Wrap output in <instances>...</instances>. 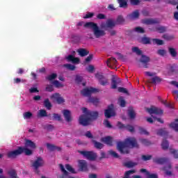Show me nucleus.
Here are the masks:
<instances>
[{
	"label": "nucleus",
	"mask_w": 178,
	"mask_h": 178,
	"mask_svg": "<svg viewBox=\"0 0 178 178\" xmlns=\"http://www.w3.org/2000/svg\"><path fill=\"white\" fill-rule=\"evenodd\" d=\"M63 115L66 120V122H72V113L69 110H63Z\"/></svg>",
	"instance_id": "20"
},
{
	"label": "nucleus",
	"mask_w": 178,
	"mask_h": 178,
	"mask_svg": "<svg viewBox=\"0 0 178 178\" xmlns=\"http://www.w3.org/2000/svg\"><path fill=\"white\" fill-rule=\"evenodd\" d=\"M83 78L82 76H80V75H76V77H75V83L76 84H81V82L83 81Z\"/></svg>",
	"instance_id": "53"
},
{
	"label": "nucleus",
	"mask_w": 178,
	"mask_h": 178,
	"mask_svg": "<svg viewBox=\"0 0 178 178\" xmlns=\"http://www.w3.org/2000/svg\"><path fill=\"white\" fill-rule=\"evenodd\" d=\"M132 51L136 54V55H143V51L137 47H133Z\"/></svg>",
	"instance_id": "55"
},
{
	"label": "nucleus",
	"mask_w": 178,
	"mask_h": 178,
	"mask_svg": "<svg viewBox=\"0 0 178 178\" xmlns=\"http://www.w3.org/2000/svg\"><path fill=\"white\" fill-rule=\"evenodd\" d=\"M118 91V92H122L123 94H127L129 95V91L125 88L119 87Z\"/></svg>",
	"instance_id": "57"
},
{
	"label": "nucleus",
	"mask_w": 178,
	"mask_h": 178,
	"mask_svg": "<svg viewBox=\"0 0 178 178\" xmlns=\"http://www.w3.org/2000/svg\"><path fill=\"white\" fill-rule=\"evenodd\" d=\"M52 84H54V86H55L56 88H63V84L60 83V82H59V81H58V80H55L54 81H53Z\"/></svg>",
	"instance_id": "52"
},
{
	"label": "nucleus",
	"mask_w": 178,
	"mask_h": 178,
	"mask_svg": "<svg viewBox=\"0 0 178 178\" xmlns=\"http://www.w3.org/2000/svg\"><path fill=\"white\" fill-rule=\"evenodd\" d=\"M168 52L172 58H176V56H177V51L173 47H168Z\"/></svg>",
	"instance_id": "34"
},
{
	"label": "nucleus",
	"mask_w": 178,
	"mask_h": 178,
	"mask_svg": "<svg viewBox=\"0 0 178 178\" xmlns=\"http://www.w3.org/2000/svg\"><path fill=\"white\" fill-rule=\"evenodd\" d=\"M65 60L67 62H72L74 64H79L80 63V58L77 57H74V56L70 54L67 56H65Z\"/></svg>",
	"instance_id": "15"
},
{
	"label": "nucleus",
	"mask_w": 178,
	"mask_h": 178,
	"mask_svg": "<svg viewBox=\"0 0 178 178\" xmlns=\"http://www.w3.org/2000/svg\"><path fill=\"white\" fill-rule=\"evenodd\" d=\"M117 126L120 130H127L128 131H130V133H134V127L130 124L124 125L122 122H118Z\"/></svg>",
	"instance_id": "10"
},
{
	"label": "nucleus",
	"mask_w": 178,
	"mask_h": 178,
	"mask_svg": "<svg viewBox=\"0 0 178 178\" xmlns=\"http://www.w3.org/2000/svg\"><path fill=\"white\" fill-rule=\"evenodd\" d=\"M140 62L143 65L145 69H148V63L151 62V58L149 56L142 54Z\"/></svg>",
	"instance_id": "12"
},
{
	"label": "nucleus",
	"mask_w": 178,
	"mask_h": 178,
	"mask_svg": "<svg viewBox=\"0 0 178 178\" xmlns=\"http://www.w3.org/2000/svg\"><path fill=\"white\" fill-rule=\"evenodd\" d=\"M169 161V159L166 157L163 158H156L153 159V162L154 163H157L158 165H163V163H166Z\"/></svg>",
	"instance_id": "22"
},
{
	"label": "nucleus",
	"mask_w": 178,
	"mask_h": 178,
	"mask_svg": "<svg viewBox=\"0 0 178 178\" xmlns=\"http://www.w3.org/2000/svg\"><path fill=\"white\" fill-rule=\"evenodd\" d=\"M145 24H159V20L158 19L149 18L144 20Z\"/></svg>",
	"instance_id": "25"
},
{
	"label": "nucleus",
	"mask_w": 178,
	"mask_h": 178,
	"mask_svg": "<svg viewBox=\"0 0 178 178\" xmlns=\"http://www.w3.org/2000/svg\"><path fill=\"white\" fill-rule=\"evenodd\" d=\"M154 44H156L157 45H163V40L160 39H153L152 40Z\"/></svg>",
	"instance_id": "60"
},
{
	"label": "nucleus",
	"mask_w": 178,
	"mask_h": 178,
	"mask_svg": "<svg viewBox=\"0 0 178 178\" xmlns=\"http://www.w3.org/2000/svg\"><path fill=\"white\" fill-rule=\"evenodd\" d=\"M167 30H168V28L166 26H156L154 29V31H156L157 33H159L160 34H163V33H166Z\"/></svg>",
	"instance_id": "30"
},
{
	"label": "nucleus",
	"mask_w": 178,
	"mask_h": 178,
	"mask_svg": "<svg viewBox=\"0 0 178 178\" xmlns=\"http://www.w3.org/2000/svg\"><path fill=\"white\" fill-rule=\"evenodd\" d=\"M78 152L86 158L88 161H95L97 159V154L94 152L79 150Z\"/></svg>",
	"instance_id": "5"
},
{
	"label": "nucleus",
	"mask_w": 178,
	"mask_h": 178,
	"mask_svg": "<svg viewBox=\"0 0 178 178\" xmlns=\"http://www.w3.org/2000/svg\"><path fill=\"white\" fill-rule=\"evenodd\" d=\"M88 102L93 104V105H98V104H99V99H98L97 97H90L88 98Z\"/></svg>",
	"instance_id": "37"
},
{
	"label": "nucleus",
	"mask_w": 178,
	"mask_h": 178,
	"mask_svg": "<svg viewBox=\"0 0 178 178\" xmlns=\"http://www.w3.org/2000/svg\"><path fill=\"white\" fill-rule=\"evenodd\" d=\"M116 24H123L124 23V18L122 15H119L115 22Z\"/></svg>",
	"instance_id": "50"
},
{
	"label": "nucleus",
	"mask_w": 178,
	"mask_h": 178,
	"mask_svg": "<svg viewBox=\"0 0 178 178\" xmlns=\"http://www.w3.org/2000/svg\"><path fill=\"white\" fill-rule=\"evenodd\" d=\"M161 147L162 149L164 151H166V149H169V141H168L166 139H163L161 143Z\"/></svg>",
	"instance_id": "35"
},
{
	"label": "nucleus",
	"mask_w": 178,
	"mask_h": 178,
	"mask_svg": "<svg viewBox=\"0 0 178 178\" xmlns=\"http://www.w3.org/2000/svg\"><path fill=\"white\" fill-rule=\"evenodd\" d=\"M78 53L79 54L80 56H87L90 54V51H87L86 49H79L78 50Z\"/></svg>",
	"instance_id": "38"
},
{
	"label": "nucleus",
	"mask_w": 178,
	"mask_h": 178,
	"mask_svg": "<svg viewBox=\"0 0 178 178\" xmlns=\"http://www.w3.org/2000/svg\"><path fill=\"white\" fill-rule=\"evenodd\" d=\"M118 3H119V6L124 9H126L128 6L127 0H118Z\"/></svg>",
	"instance_id": "36"
},
{
	"label": "nucleus",
	"mask_w": 178,
	"mask_h": 178,
	"mask_svg": "<svg viewBox=\"0 0 178 178\" xmlns=\"http://www.w3.org/2000/svg\"><path fill=\"white\" fill-rule=\"evenodd\" d=\"M147 111L149 115H163V110L155 106H151Z\"/></svg>",
	"instance_id": "9"
},
{
	"label": "nucleus",
	"mask_w": 178,
	"mask_h": 178,
	"mask_svg": "<svg viewBox=\"0 0 178 178\" xmlns=\"http://www.w3.org/2000/svg\"><path fill=\"white\" fill-rule=\"evenodd\" d=\"M8 175H9V176L11 178H17V174L16 173V170H10L8 172Z\"/></svg>",
	"instance_id": "46"
},
{
	"label": "nucleus",
	"mask_w": 178,
	"mask_h": 178,
	"mask_svg": "<svg viewBox=\"0 0 178 178\" xmlns=\"http://www.w3.org/2000/svg\"><path fill=\"white\" fill-rule=\"evenodd\" d=\"M134 31H136V33H138V34H144V33H145V30H144L143 28L141 26L136 27L134 29Z\"/></svg>",
	"instance_id": "47"
},
{
	"label": "nucleus",
	"mask_w": 178,
	"mask_h": 178,
	"mask_svg": "<svg viewBox=\"0 0 178 178\" xmlns=\"http://www.w3.org/2000/svg\"><path fill=\"white\" fill-rule=\"evenodd\" d=\"M127 17L128 19H129V20H134L136 19H138V17H140V12H138V10H136L132 13L129 14L127 15Z\"/></svg>",
	"instance_id": "23"
},
{
	"label": "nucleus",
	"mask_w": 178,
	"mask_h": 178,
	"mask_svg": "<svg viewBox=\"0 0 178 178\" xmlns=\"http://www.w3.org/2000/svg\"><path fill=\"white\" fill-rule=\"evenodd\" d=\"M38 116H39V118H47L48 113L44 109H41L38 111Z\"/></svg>",
	"instance_id": "41"
},
{
	"label": "nucleus",
	"mask_w": 178,
	"mask_h": 178,
	"mask_svg": "<svg viewBox=\"0 0 178 178\" xmlns=\"http://www.w3.org/2000/svg\"><path fill=\"white\" fill-rule=\"evenodd\" d=\"M108 152L111 156H113V158H120V156L113 150H110Z\"/></svg>",
	"instance_id": "61"
},
{
	"label": "nucleus",
	"mask_w": 178,
	"mask_h": 178,
	"mask_svg": "<svg viewBox=\"0 0 178 178\" xmlns=\"http://www.w3.org/2000/svg\"><path fill=\"white\" fill-rule=\"evenodd\" d=\"M44 106L48 110L51 111L52 109V103L49 101V99H45L44 101Z\"/></svg>",
	"instance_id": "31"
},
{
	"label": "nucleus",
	"mask_w": 178,
	"mask_h": 178,
	"mask_svg": "<svg viewBox=\"0 0 178 178\" xmlns=\"http://www.w3.org/2000/svg\"><path fill=\"white\" fill-rule=\"evenodd\" d=\"M162 38L165 40V41H172V40H175V36L173 35L164 34Z\"/></svg>",
	"instance_id": "42"
},
{
	"label": "nucleus",
	"mask_w": 178,
	"mask_h": 178,
	"mask_svg": "<svg viewBox=\"0 0 178 178\" xmlns=\"http://www.w3.org/2000/svg\"><path fill=\"white\" fill-rule=\"evenodd\" d=\"M156 134L157 136H161V137H168L169 132L166 131V129L163 128L157 130Z\"/></svg>",
	"instance_id": "26"
},
{
	"label": "nucleus",
	"mask_w": 178,
	"mask_h": 178,
	"mask_svg": "<svg viewBox=\"0 0 178 178\" xmlns=\"http://www.w3.org/2000/svg\"><path fill=\"white\" fill-rule=\"evenodd\" d=\"M104 116L106 118V119H110V118L116 116L113 104H111L108 106L107 109L104 111Z\"/></svg>",
	"instance_id": "6"
},
{
	"label": "nucleus",
	"mask_w": 178,
	"mask_h": 178,
	"mask_svg": "<svg viewBox=\"0 0 178 178\" xmlns=\"http://www.w3.org/2000/svg\"><path fill=\"white\" fill-rule=\"evenodd\" d=\"M138 129H139L140 134H145V136H149V132L145 130V129H144L141 127H139Z\"/></svg>",
	"instance_id": "54"
},
{
	"label": "nucleus",
	"mask_w": 178,
	"mask_h": 178,
	"mask_svg": "<svg viewBox=\"0 0 178 178\" xmlns=\"http://www.w3.org/2000/svg\"><path fill=\"white\" fill-rule=\"evenodd\" d=\"M63 67H65V69L71 70L72 72L76 70V66L72 64H64Z\"/></svg>",
	"instance_id": "40"
},
{
	"label": "nucleus",
	"mask_w": 178,
	"mask_h": 178,
	"mask_svg": "<svg viewBox=\"0 0 178 178\" xmlns=\"http://www.w3.org/2000/svg\"><path fill=\"white\" fill-rule=\"evenodd\" d=\"M95 78L97 79L100 86H103V87H105V86H108L109 84V80L102 74H96Z\"/></svg>",
	"instance_id": "7"
},
{
	"label": "nucleus",
	"mask_w": 178,
	"mask_h": 178,
	"mask_svg": "<svg viewBox=\"0 0 178 178\" xmlns=\"http://www.w3.org/2000/svg\"><path fill=\"white\" fill-rule=\"evenodd\" d=\"M30 147L32 149H35V148H37V146L35 145V143H34V142H33L31 140H26L25 142V147Z\"/></svg>",
	"instance_id": "28"
},
{
	"label": "nucleus",
	"mask_w": 178,
	"mask_h": 178,
	"mask_svg": "<svg viewBox=\"0 0 178 178\" xmlns=\"http://www.w3.org/2000/svg\"><path fill=\"white\" fill-rule=\"evenodd\" d=\"M137 165H138L137 163H134L131 161H128L124 163V166H126V168H134V166H137Z\"/></svg>",
	"instance_id": "48"
},
{
	"label": "nucleus",
	"mask_w": 178,
	"mask_h": 178,
	"mask_svg": "<svg viewBox=\"0 0 178 178\" xmlns=\"http://www.w3.org/2000/svg\"><path fill=\"white\" fill-rule=\"evenodd\" d=\"M83 27H85V29H91L93 31V34L95 38H101V37H104V35H106V34L105 31L100 29L99 26H98V24L93 22H88L85 23L83 24Z\"/></svg>",
	"instance_id": "4"
},
{
	"label": "nucleus",
	"mask_w": 178,
	"mask_h": 178,
	"mask_svg": "<svg viewBox=\"0 0 178 178\" xmlns=\"http://www.w3.org/2000/svg\"><path fill=\"white\" fill-rule=\"evenodd\" d=\"M120 79L118 78L116 76L113 75L111 78V86L112 90H116L118 88V84H120Z\"/></svg>",
	"instance_id": "13"
},
{
	"label": "nucleus",
	"mask_w": 178,
	"mask_h": 178,
	"mask_svg": "<svg viewBox=\"0 0 178 178\" xmlns=\"http://www.w3.org/2000/svg\"><path fill=\"white\" fill-rule=\"evenodd\" d=\"M168 169H169V170L172 169V165L168 164V166H164L162 168V170L164 172L165 176H172V171H170Z\"/></svg>",
	"instance_id": "27"
},
{
	"label": "nucleus",
	"mask_w": 178,
	"mask_h": 178,
	"mask_svg": "<svg viewBox=\"0 0 178 178\" xmlns=\"http://www.w3.org/2000/svg\"><path fill=\"white\" fill-rule=\"evenodd\" d=\"M141 42H142V44H144L145 45L151 44V39L148 37H143L141 38Z\"/></svg>",
	"instance_id": "44"
},
{
	"label": "nucleus",
	"mask_w": 178,
	"mask_h": 178,
	"mask_svg": "<svg viewBox=\"0 0 178 178\" xmlns=\"http://www.w3.org/2000/svg\"><path fill=\"white\" fill-rule=\"evenodd\" d=\"M92 143L94 144V147L97 149H102V148H104V144H102L97 140H92Z\"/></svg>",
	"instance_id": "33"
},
{
	"label": "nucleus",
	"mask_w": 178,
	"mask_h": 178,
	"mask_svg": "<svg viewBox=\"0 0 178 178\" xmlns=\"http://www.w3.org/2000/svg\"><path fill=\"white\" fill-rule=\"evenodd\" d=\"M56 77H58V74L53 73V74L49 75L47 77V79L49 80V81H51V80H55V79H56Z\"/></svg>",
	"instance_id": "58"
},
{
	"label": "nucleus",
	"mask_w": 178,
	"mask_h": 178,
	"mask_svg": "<svg viewBox=\"0 0 178 178\" xmlns=\"http://www.w3.org/2000/svg\"><path fill=\"white\" fill-rule=\"evenodd\" d=\"M94 92H98V89L95 88H84L81 91V94L83 97H91V95Z\"/></svg>",
	"instance_id": "8"
},
{
	"label": "nucleus",
	"mask_w": 178,
	"mask_h": 178,
	"mask_svg": "<svg viewBox=\"0 0 178 178\" xmlns=\"http://www.w3.org/2000/svg\"><path fill=\"white\" fill-rule=\"evenodd\" d=\"M130 148H140V145L134 137L127 138L124 142L117 143L118 151L123 155L130 154Z\"/></svg>",
	"instance_id": "1"
},
{
	"label": "nucleus",
	"mask_w": 178,
	"mask_h": 178,
	"mask_svg": "<svg viewBox=\"0 0 178 178\" xmlns=\"http://www.w3.org/2000/svg\"><path fill=\"white\" fill-rule=\"evenodd\" d=\"M59 168L61 170V172H63V177H64L65 176H67L69 175V172H67L65 169V166H63V164H59Z\"/></svg>",
	"instance_id": "45"
},
{
	"label": "nucleus",
	"mask_w": 178,
	"mask_h": 178,
	"mask_svg": "<svg viewBox=\"0 0 178 178\" xmlns=\"http://www.w3.org/2000/svg\"><path fill=\"white\" fill-rule=\"evenodd\" d=\"M111 63H112V65H116V63H118V60L113 57L110 58L107 60V66H108V67H111Z\"/></svg>",
	"instance_id": "39"
},
{
	"label": "nucleus",
	"mask_w": 178,
	"mask_h": 178,
	"mask_svg": "<svg viewBox=\"0 0 178 178\" xmlns=\"http://www.w3.org/2000/svg\"><path fill=\"white\" fill-rule=\"evenodd\" d=\"M118 102L122 108H124V106H126V100H124V97H123V96H120L119 97Z\"/></svg>",
	"instance_id": "43"
},
{
	"label": "nucleus",
	"mask_w": 178,
	"mask_h": 178,
	"mask_svg": "<svg viewBox=\"0 0 178 178\" xmlns=\"http://www.w3.org/2000/svg\"><path fill=\"white\" fill-rule=\"evenodd\" d=\"M134 173H136L135 170H128L125 172L123 178H140V175L131 176V175H134Z\"/></svg>",
	"instance_id": "19"
},
{
	"label": "nucleus",
	"mask_w": 178,
	"mask_h": 178,
	"mask_svg": "<svg viewBox=\"0 0 178 178\" xmlns=\"http://www.w3.org/2000/svg\"><path fill=\"white\" fill-rule=\"evenodd\" d=\"M46 145L47 147V149H49V151H50L51 152H54V151H58V152L62 151V147H58L55 145H52L51 143H47Z\"/></svg>",
	"instance_id": "18"
},
{
	"label": "nucleus",
	"mask_w": 178,
	"mask_h": 178,
	"mask_svg": "<svg viewBox=\"0 0 178 178\" xmlns=\"http://www.w3.org/2000/svg\"><path fill=\"white\" fill-rule=\"evenodd\" d=\"M170 129H172L173 130H175V131H177V133L178 132V119L175 120L174 122H171L169 124Z\"/></svg>",
	"instance_id": "32"
},
{
	"label": "nucleus",
	"mask_w": 178,
	"mask_h": 178,
	"mask_svg": "<svg viewBox=\"0 0 178 178\" xmlns=\"http://www.w3.org/2000/svg\"><path fill=\"white\" fill-rule=\"evenodd\" d=\"M51 99H56V101L57 104H58V105H60L65 102V99L63 97H62L60 96V94H59L58 92L51 95Z\"/></svg>",
	"instance_id": "14"
},
{
	"label": "nucleus",
	"mask_w": 178,
	"mask_h": 178,
	"mask_svg": "<svg viewBox=\"0 0 178 178\" xmlns=\"http://www.w3.org/2000/svg\"><path fill=\"white\" fill-rule=\"evenodd\" d=\"M140 173H145L146 178H158V175L150 174L145 168H141L140 170Z\"/></svg>",
	"instance_id": "21"
},
{
	"label": "nucleus",
	"mask_w": 178,
	"mask_h": 178,
	"mask_svg": "<svg viewBox=\"0 0 178 178\" xmlns=\"http://www.w3.org/2000/svg\"><path fill=\"white\" fill-rule=\"evenodd\" d=\"M65 169H67V170H68V172H70V173H72V174L76 173L74 168H73V167H72V165H70V164L65 165Z\"/></svg>",
	"instance_id": "51"
},
{
	"label": "nucleus",
	"mask_w": 178,
	"mask_h": 178,
	"mask_svg": "<svg viewBox=\"0 0 178 178\" xmlns=\"http://www.w3.org/2000/svg\"><path fill=\"white\" fill-rule=\"evenodd\" d=\"M46 91H47L48 92H52V91H54V86L47 85L46 86Z\"/></svg>",
	"instance_id": "64"
},
{
	"label": "nucleus",
	"mask_w": 178,
	"mask_h": 178,
	"mask_svg": "<svg viewBox=\"0 0 178 178\" xmlns=\"http://www.w3.org/2000/svg\"><path fill=\"white\" fill-rule=\"evenodd\" d=\"M162 81V79L159 78V76H154L152 78V83L153 84H155L156 83H161Z\"/></svg>",
	"instance_id": "56"
},
{
	"label": "nucleus",
	"mask_w": 178,
	"mask_h": 178,
	"mask_svg": "<svg viewBox=\"0 0 178 178\" xmlns=\"http://www.w3.org/2000/svg\"><path fill=\"white\" fill-rule=\"evenodd\" d=\"M24 152L25 155L30 156L33 155V150L26 147H18L17 149L13 151H10L7 153V157L10 159H16L19 155H22Z\"/></svg>",
	"instance_id": "3"
},
{
	"label": "nucleus",
	"mask_w": 178,
	"mask_h": 178,
	"mask_svg": "<svg viewBox=\"0 0 178 178\" xmlns=\"http://www.w3.org/2000/svg\"><path fill=\"white\" fill-rule=\"evenodd\" d=\"M83 115L79 117V124L81 126H90L92 122L97 120L99 116L98 111H88V108L83 107L82 108Z\"/></svg>",
	"instance_id": "2"
},
{
	"label": "nucleus",
	"mask_w": 178,
	"mask_h": 178,
	"mask_svg": "<svg viewBox=\"0 0 178 178\" xmlns=\"http://www.w3.org/2000/svg\"><path fill=\"white\" fill-rule=\"evenodd\" d=\"M79 168L81 172H87V170H88L87 161H86L85 160H79Z\"/></svg>",
	"instance_id": "16"
},
{
	"label": "nucleus",
	"mask_w": 178,
	"mask_h": 178,
	"mask_svg": "<svg viewBox=\"0 0 178 178\" xmlns=\"http://www.w3.org/2000/svg\"><path fill=\"white\" fill-rule=\"evenodd\" d=\"M33 116V113L30 111L25 112L24 113V119H30Z\"/></svg>",
	"instance_id": "63"
},
{
	"label": "nucleus",
	"mask_w": 178,
	"mask_h": 178,
	"mask_svg": "<svg viewBox=\"0 0 178 178\" xmlns=\"http://www.w3.org/2000/svg\"><path fill=\"white\" fill-rule=\"evenodd\" d=\"M101 141L102 143H104L107 145H109L110 147H112L113 145V141H112V137L111 136H106L101 138Z\"/></svg>",
	"instance_id": "24"
},
{
	"label": "nucleus",
	"mask_w": 178,
	"mask_h": 178,
	"mask_svg": "<svg viewBox=\"0 0 178 178\" xmlns=\"http://www.w3.org/2000/svg\"><path fill=\"white\" fill-rule=\"evenodd\" d=\"M116 26V22L112 20V19H108L106 22V24H102L101 27L102 29H104V30H108V29H113Z\"/></svg>",
	"instance_id": "11"
},
{
	"label": "nucleus",
	"mask_w": 178,
	"mask_h": 178,
	"mask_svg": "<svg viewBox=\"0 0 178 178\" xmlns=\"http://www.w3.org/2000/svg\"><path fill=\"white\" fill-rule=\"evenodd\" d=\"M128 115L129 116L130 119L136 118V113H134V110H133V108L128 111Z\"/></svg>",
	"instance_id": "49"
},
{
	"label": "nucleus",
	"mask_w": 178,
	"mask_h": 178,
	"mask_svg": "<svg viewBox=\"0 0 178 178\" xmlns=\"http://www.w3.org/2000/svg\"><path fill=\"white\" fill-rule=\"evenodd\" d=\"M140 142L142 143V144H143V145H152V143H151V141L148 140L147 139H142L140 140Z\"/></svg>",
	"instance_id": "59"
},
{
	"label": "nucleus",
	"mask_w": 178,
	"mask_h": 178,
	"mask_svg": "<svg viewBox=\"0 0 178 178\" xmlns=\"http://www.w3.org/2000/svg\"><path fill=\"white\" fill-rule=\"evenodd\" d=\"M44 165V160L42 157H38L37 159L33 162V167L34 169H38V168H41Z\"/></svg>",
	"instance_id": "17"
},
{
	"label": "nucleus",
	"mask_w": 178,
	"mask_h": 178,
	"mask_svg": "<svg viewBox=\"0 0 178 178\" xmlns=\"http://www.w3.org/2000/svg\"><path fill=\"white\" fill-rule=\"evenodd\" d=\"M170 154L174 155L175 159H178V151L177 149H170Z\"/></svg>",
	"instance_id": "62"
},
{
	"label": "nucleus",
	"mask_w": 178,
	"mask_h": 178,
	"mask_svg": "<svg viewBox=\"0 0 178 178\" xmlns=\"http://www.w3.org/2000/svg\"><path fill=\"white\" fill-rule=\"evenodd\" d=\"M48 116L50 120H58V122L62 120V117L58 113H53V116H51V114H49Z\"/></svg>",
	"instance_id": "29"
}]
</instances>
